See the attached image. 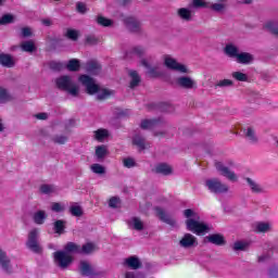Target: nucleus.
<instances>
[{"instance_id":"obj_53","label":"nucleus","mask_w":278,"mask_h":278,"mask_svg":"<svg viewBox=\"0 0 278 278\" xmlns=\"http://www.w3.org/2000/svg\"><path fill=\"white\" fill-rule=\"evenodd\" d=\"M50 68H52V71H62V68H64V64L58 61H53L50 63Z\"/></svg>"},{"instance_id":"obj_50","label":"nucleus","mask_w":278,"mask_h":278,"mask_svg":"<svg viewBox=\"0 0 278 278\" xmlns=\"http://www.w3.org/2000/svg\"><path fill=\"white\" fill-rule=\"evenodd\" d=\"M147 53V50L143 47L137 46L132 48V54L137 55L138 58H142Z\"/></svg>"},{"instance_id":"obj_24","label":"nucleus","mask_w":278,"mask_h":278,"mask_svg":"<svg viewBox=\"0 0 278 278\" xmlns=\"http://www.w3.org/2000/svg\"><path fill=\"white\" fill-rule=\"evenodd\" d=\"M243 134L251 144H255L257 142V135L255 134V129H253V127L244 128Z\"/></svg>"},{"instance_id":"obj_40","label":"nucleus","mask_w":278,"mask_h":278,"mask_svg":"<svg viewBox=\"0 0 278 278\" xmlns=\"http://www.w3.org/2000/svg\"><path fill=\"white\" fill-rule=\"evenodd\" d=\"M79 60L77 59H72L68 61L67 65H66V68L68 71H72V72H76V71H79Z\"/></svg>"},{"instance_id":"obj_9","label":"nucleus","mask_w":278,"mask_h":278,"mask_svg":"<svg viewBox=\"0 0 278 278\" xmlns=\"http://www.w3.org/2000/svg\"><path fill=\"white\" fill-rule=\"evenodd\" d=\"M216 170L222 175V177H226L229 181H238V175L231 172L229 167L225 166V164L220 162L215 163Z\"/></svg>"},{"instance_id":"obj_58","label":"nucleus","mask_w":278,"mask_h":278,"mask_svg":"<svg viewBox=\"0 0 278 278\" xmlns=\"http://www.w3.org/2000/svg\"><path fill=\"white\" fill-rule=\"evenodd\" d=\"M22 36L24 38H29V36H31V28L29 27L22 28Z\"/></svg>"},{"instance_id":"obj_48","label":"nucleus","mask_w":278,"mask_h":278,"mask_svg":"<svg viewBox=\"0 0 278 278\" xmlns=\"http://www.w3.org/2000/svg\"><path fill=\"white\" fill-rule=\"evenodd\" d=\"M53 142H55V144H66L68 137L64 136V135H56L53 137Z\"/></svg>"},{"instance_id":"obj_44","label":"nucleus","mask_w":278,"mask_h":278,"mask_svg":"<svg viewBox=\"0 0 278 278\" xmlns=\"http://www.w3.org/2000/svg\"><path fill=\"white\" fill-rule=\"evenodd\" d=\"M231 75L237 81H249V76L242 72H233Z\"/></svg>"},{"instance_id":"obj_4","label":"nucleus","mask_w":278,"mask_h":278,"mask_svg":"<svg viewBox=\"0 0 278 278\" xmlns=\"http://www.w3.org/2000/svg\"><path fill=\"white\" fill-rule=\"evenodd\" d=\"M54 264L62 270H66L68 266L73 264L72 254L65 252L64 250H60L53 253Z\"/></svg>"},{"instance_id":"obj_60","label":"nucleus","mask_w":278,"mask_h":278,"mask_svg":"<svg viewBox=\"0 0 278 278\" xmlns=\"http://www.w3.org/2000/svg\"><path fill=\"white\" fill-rule=\"evenodd\" d=\"M87 42L89 45H97V38L94 36H88L87 37Z\"/></svg>"},{"instance_id":"obj_55","label":"nucleus","mask_w":278,"mask_h":278,"mask_svg":"<svg viewBox=\"0 0 278 278\" xmlns=\"http://www.w3.org/2000/svg\"><path fill=\"white\" fill-rule=\"evenodd\" d=\"M109 205L110 207H118V205H121V199L116 197L111 198L109 201Z\"/></svg>"},{"instance_id":"obj_27","label":"nucleus","mask_w":278,"mask_h":278,"mask_svg":"<svg viewBox=\"0 0 278 278\" xmlns=\"http://www.w3.org/2000/svg\"><path fill=\"white\" fill-rule=\"evenodd\" d=\"M141 129H155L160 127V121L157 119H143L140 125Z\"/></svg>"},{"instance_id":"obj_62","label":"nucleus","mask_w":278,"mask_h":278,"mask_svg":"<svg viewBox=\"0 0 278 278\" xmlns=\"http://www.w3.org/2000/svg\"><path fill=\"white\" fill-rule=\"evenodd\" d=\"M266 260H268L267 255H261L258 256V262H266Z\"/></svg>"},{"instance_id":"obj_33","label":"nucleus","mask_w":278,"mask_h":278,"mask_svg":"<svg viewBox=\"0 0 278 278\" xmlns=\"http://www.w3.org/2000/svg\"><path fill=\"white\" fill-rule=\"evenodd\" d=\"M21 49H22V51H25L26 53H34V51H36V45L31 40L23 41L21 43Z\"/></svg>"},{"instance_id":"obj_39","label":"nucleus","mask_w":278,"mask_h":278,"mask_svg":"<svg viewBox=\"0 0 278 278\" xmlns=\"http://www.w3.org/2000/svg\"><path fill=\"white\" fill-rule=\"evenodd\" d=\"M90 169L96 174V175H105V167L99 163H94L90 166Z\"/></svg>"},{"instance_id":"obj_14","label":"nucleus","mask_w":278,"mask_h":278,"mask_svg":"<svg viewBox=\"0 0 278 278\" xmlns=\"http://www.w3.org/2000/svg\"><path fill=\"white\" fill-rule=\"evenodd\" d=\"M157 175H173V167L166 163H159L152 169Z\"/></svg>"},{"instance_id":"obj_35","label":"nucleus","mask_w":278,"mask_h":278,"mask_svg":"<svg viewBox=\"0 0 278 278\" xmlns=\"http://www.w3.org/2000/svg\"><path fill=\"white\" fill-rule=\"evenodd\" d=\"M129 77L131 78L130 88H136L140 84V75L136 71H130Z\"/></svg>"},{"instance_id":"obj_37","label":"nucleus","mask_w":278,"mask_h":278,"mask_svg":"<svg viewBox=\"0 0 278 278\" xmlns=\"http://www.w3.org/2000/svg\"><path fill=\"white\" fill-rule=\"evenodd\" d=\"M40 192L42 194H53V193L58 192V187H55L53 185H42L40 187Z\"/></svg>"},{"instance_id":"obj_22","label":"nucleus","mask_w":278,"mask_h":278,"mask_svg":"<svg viewBox=\"0 0 278 278\" xmlns=\"http://www.w3.org/2000/svg\"><path fill=\"white\" fill-rule=\"evenodd\" d=\"M0 265L5 273H12V266L10 265V258L3 250L0 249Z\"/></svg>"},{"instance_id":"obj_11","label":"nucleus","mask_w":278,"mask_h":278,"mask_svg":"<svg viewBox=\"0 0 278 278\" xmlns=\"http://www.w3.org/2000/svg\"><path fill=\"white\" fill-rule=\"evenodd\" d=\"M253 229L255 233H268L273 231V224L270 222H256Z\"/></svg>"},{"instance_id":"obj_52","label":"nucleus","mask_w":278,"mask_h":278,"mask_svg":"<svg viewBox=\"0 0 278 278\" xmlns=\"http://www.w3.org/2000/svg\"><path fill=\"white\" fill-rule=\"evenodd\" d=\"M193 8H210V3L205 2V0H193Z\"/></svg>"},{"instance_id":"obj_38","label":"nucleus","mask_w":278,"mask_h":278,"mask_svg":"<svg viewBox=\"0 0 278 278\" xmlns=\"http://www.w3.org/2000/svg\"><path fill=\"white\" fill-rule=\"evenodd\" d=\"M64 229H66L65 220L59 219V220L54 222L55 233H59L61 236V233H64Z\"/></svg>"},{"instance_id":"obj_31","label":"nucleus","mask_w":278,"mask_h":278,"mask_svg":"<svg viewBox=\"0 0 278 278\" xmlns=\"http://www.w3.org/2000/svg\"><path fill=\"white\" fill-rule=\"evenodd\" d=\"M93 134H94V139L98 140V142H103L104 139L110 136V132L108 131V129H104V128H100L93 131Z\"/></svg>"},{"instance_id":"obj_49","label":"nucleus","mask_w":278,"mask_h":278,"mask_svg":"<svg viewBox=\"0 0 278 278\" xmlns=\"http://www.w3.org/2000/svg\"><path fill=\"white\" fill-rule=\"evenodd\" d=\"M97 23L98 25H102V27H110L112 25V21L103 16H98Z\"/></svg>"},{"instance_id":"obj_21","label":"nucleus","mask_w":278,"mask_h":278,"mask_svg":"<svg viewBox=\"0 0 278 278\" xmlns=\"http://www.w3.org/2000/svg\"><path fill=\"white\" fill-rule=\"evenodd\" d=\"M205 240L211 242V244H216L217 247H223V244H225V237L220 233L210 235L205 237Z\"/></svg>"},{"instance_id":"obj_61","label":"nucleus","mask_w":278,"mask_h":278,"mask_svg":"<svg viewBox=\"0 0 278 278\" xmlns=\"http://www.w3.org/2000/svg\"><path fill=\"white\" fill-rule=\"evenodd\" d=\"M124 278H136V274L134 271H127Z\"/></svg>"},{"instance_id":"obj_56","label":"nucleus","mask_w":278,"mask_h":278,"mask_svg":"<svg viewBox=\"0 0 278 278\" xmlns=\"http://www.w3.org/2000/svg\"><path fill=\"white\" fill-rule=\"evenodd\" d=\"M76 8H77V11L80 13V14H86V12L88 11V8H86V3L84 2H78L76 4Z\"/></svg>"},{"instance_id":"obj_23","label":"nucleus","mask_w":278,"mask_h":278,"mask_svg":"<svg viewBox=\"0 0 278 278\" xmlns=\"http://www.w3.org/2000/svg\"><path fill=\"white\" fill-rule=\"evenodd\" d=\"M236 62H238V64H251V62H253V54L249 52H239Z\"/></svg>"},{"instance_id":"obj_36","label":"nucleus","mask_w":278,"mask_h":278,"mask_svg":"<svg viewBox=\"0 0 278 278\" xmlns=\"http://www.w3.org/2000/svg\"><path fill=\"white\" fill-rule=\"evenodd\" d=\"M248 181V185L250 186L252 192H255L256 194H260V192H264V189H262V186L255 182V180L251 178L245 179Z\"/></svg>"},{"instance_id":"obj_18","label":"nucleus","mask_w":278,"mask_h":278,"mask_svg":"<svg viewBox=\"0 0 278 278\" xmlns=\"http://www.w3.org/2000/svg\"><path fill=\"white\" fill-rule=\"evenodd\" d=\"M177 15L181 21H186L187 23L192 21L194 13H192V10L188 8H180L177 10Z\"/></svg>"},{"instance_id":"obj_28","label":"nucleus","mask_w":278,"mask_h":278,"mask_svg":"<svg viewBox=\"0 0 278 278\" xmlns=\"http://www.w3.org/2000/svg\"><path fill=\"white\" fill-rule=\"evenodd\" d=\"M86 71L87 73H90L91 75H97L99 71H101V66L96 61H89L86 64Z\"/></svg>"},{"instance_id":"obj_45","label":"nucleus","mask_w":278,"mask_h":278,"mask_svg":"<svg viewBox=\"0 0 278 278\" xmlns=\"http://www.w3.org/2000/svg\"><path fill=\"white\" fill-rule=\"evenodd\" d=\"M217 88H231L233 86V80L231 79H222L215 85Z\"/></svg>"},{"instance_id":"obj_12","label":"nucleus","mask_w":278,"mask_h":278,"mask_svg":"<svg viewBox=\"0 0 278 278\" xmlns=\"http://www.w3.org/2000/svg\"><path fill=\"white\" fill-rule=\"evenodd\" d=\"M141 65L144 66L147 73L150 77H159L160 73H157V68L153 67V60L152 59H143L141 60Z\"/></svg>"},{"instance_id":"obj_42","label":"nucleus","mask_w":278,"mask_h":278,"mask_svg":"<svg viewBox=\"0 0 278 278\" xmlns=\"http://www.w3.org/2000/svg\"><path fill=\"white\" fill-rule=\"evenodd\" d=\"M70 212L72 216H76V217L84 216V211L81 210V206L77 204L72 205L70 207Z\"/></svg>"},{"instance_id":"obj_7","label":"nucleus","mask_w":278,"mask_h":278,"mask_svg":"<svg viewBox=\"0 0 278 278\" xmlns=\"http://www.w3.org/2000/svg\"><path fill=\"white\" fill-rule=\"evenodd\" d=\"M164 64L170 71H176L177 73H190V71H188V67L186 65L177 62V60H175L170 55L164 56Z\"/></svg>"},{"instance_id":"obj_20","label":"nucleus","mask_w":278,"mask_h":278,"mask_svg":"<svg viewBox=\"0 0 278 278\" xmlns=\"http://www.w3.org/2000/svg\"><path fill=\"white\" fill-rule=\"evenodd\" d=\"M79 270L85 277H92V275H94V269L87 261L80 262Z\"/></svg>"},{"instance_id":"obj_1","label":"nucleus","mask_w":278,"mask_h":278,"mask_svg":"<svg viewBox=\"0 0 278 278\" xmlns=\"http://www.w3.org/2000/svg\"><path fill=\"white\" fill-rule=\"evenodd\" d=\"M184 216L187 218L186 225L188 231L195 233V236H205L210 231V225L201 222L199 213L194 212L192 208H187L184 211Z\"/></svg>"},{"instance_id":"obj_30","label":"nucleus","mask_w":278,"mask_h":278,"mask_svg":"<svg viewBox=\"0 0 278 278\" xmlns=\"http://www.w3.org/2000/svg\"><path fill=\"white\" fill-rule=\"evenodd\" d=\"M125 264H127V266L132 270H138V268H140V260H138V257L136 256H130L126 258Z\"/></svg>"},{"instance_id":"obj_34","label":"nucleus","mask_w":278,"mask_h":278,"mask_svg":"<svg viewBox=\"0 0 278 278\" xmlns=\"http://www.w3.org/2000/svg\"><path fill=\"white\" fill-rule=\"evenodd\" d=\"M97 251V245L94 243H86L80 248V253L84 255H90V253H94Z\"/></svg>"},{"instance_id":"obj_8","label":"nucleus","mask_w":278,"mask_h":278,"mask_svg":"<svg viewBox=\"0 0 278 278\" xmlns=\"http://www.w3.org/2000/svg\"><path fill=\"white\" fill-rule=\"evenodd\" d=\"M175 84L184 90H194L197 88V80L190 76H179L175 79Z\"/></svg>"},{"instance_id":"obj_43","label":"nucleus","mask_w":278,"mask_h":278,"mask_svg":"<svg viewBox=\"0 0 278 278\" xmlns=\"http://www.w3.org/2000/svg\"><path fill=\"white\" fill-rule=\"evenodd\" d=\"M64 210H66V205L62 202H54L51 204L52 212H56L58 214H60V212H64Z\"/></svg>"},{"instance_id":"obj_16","label":"nucleus","mask_w":278,"mask_h":278,"mask_svg":"<svg viewBox=\"0 0 278 278\" xmlns=\"http://www.w3.org/2000/svg\"><path fill=\"white\" fill-rule=\"evenodd\" d=\"M155 212L159 218L163 220V223L170 225V227H175V225H177V222L175 220V218L169 217L168 214H166V212H164V210H162L161 207H156Z\"/></svg>"},{"instance_id":"obj_2","label":"nucleus","mask_w":278,"mask_h":278,"mask_svg":"<svg viewBox=\"0 0 278 278\" xmlns=\"http://www.w3.org/2000/svg\"><path fill=\"white\" fill-rule=\"evenodd\" d=\"M79 81L83 84V86H85L88 94H97V98L100 101H103V99H108L114 94L111 90L101 89L99 85L94 83V79L88 75H81L79 77Z\"/></svg>"},{"instance_id":"obj_64","label":"nucleus","mask_w":278,"mask_h":278,"mask_svg":"<svg viewBox=\"0 0 278 278\" xmlns=\"http://www.w3.org/2000/svg\"><path fill=\"white\" fill-rule=\"evenodd\" d=\"M154 136L156 137L164 136V132H154Z\"/></svg>"},{"instance_id":"obj_41","label":"nucleus","mask_w":278,"mask_h":278,"mask_svg":"<svg viewBox=\"0 0 278 278\" xmlns=\"http://www.w3.org/2000/svg\"><path fill=\"white\" fill-rule=\"evenodd\" d=\"M249 249V242L247 241H237L233 244V251H247Z\"/></svg>"},{"instance_id":"obj_29","label":"nucleus","mask_w":278,"mask_h":278,"mask_svg":"<svg viewBox=\"0 0 278 278\" xmlns=\"http://www.w3.org/2000/svg\"><path fill=\"white\" fill-rule=\"evenodd\" d=\"M65 253L73 255V253H81V247L77 245L76 243L68 242L63 250Z\"/></svg>"},{"instance_id":"obj_32","label":"nucleus","mask_w":278,"mask_h":278,"mask_svg":"<svg viewBox=\"0 0 278 278\" xmlns=\"http://www.w3.org/2000/svg\"><path fill=\"white\" fill-rule=\"evenodd\" d=\"M0 64L8 68H12V66H14V60H12V56L9 54H0Z\"/></svg>"},{"instance_id":"obj_46","label":"nucleus","mask_w":278,"mask_h":278,"mask_svg":"<svg viewBox=\"0 0 278 278\" xmlns=\"http://www.w3.org/2000/svg\"><path fill=\"white\" fill-rule=\"evenodd\" d=\"M106 154H108V148H105V146H100L96 148V155L98 160H102V157Z\"/></svg>"},{"instance_id":"obj_10","label":"nucleus","mask_w":278,"mask_h":278,"mask_svg":"<svg viewBox=\"0 0 278 278\" xmlns=\"http://www.w3.org/2000/svg\"><path fill=\"white\" fill-rule=\"evenodd\" d=\"M179 245L182 249H192L194 247H199V240L192 233H185L179 241Z\"/></svg>"},{"instance_id":"obj_17","label":"nucleus","mask_w":278,"mask_h":278,"mask_svg":"<svg viewBox=\"0 0 278 278\" xmlns=\"http://www.w3.org/2000/svg\"><path fill=\"white\" fill-rule=\"evenodd\" d=\"M124 23L130 31H140V22L136 17H125Z\"/></svg>"},{"instance_id":"obj_15","label":"nucleus","mask_w":278,"mask_h":278,"mask_svg":"<svg viewBox=\"0 0 278 278\" xmlns=\"http://www.w3.org/2000/svg\"><path fill=\"white\" fill-rule=\"evenodd\" d=\"M132 144L138 148L140 151H144V149H149V142L147 139L142 137V135L137 134L132 137Z\"/></svg>"},{"instance_id":"obj_26","label":"nucleus","mask_w":278,"mask_h":278,"mask_svg":"<svg viewBox=\"0 0 278 278\" xmlns=\"http://www.w3.org/2000/svg\"><path fill=\"white\" fill-rule=\"evenodd\" d=\"M210 10L213 12H216L217 14H225V11L227 10V4L223 2H214L210 3L208 5Z\"/></svg>"},{"instance_id":"obj_63","label":"nucleus","mask_w":278,"mask_h":278,"mask_svg":"<svg viewBox=\"0 0 278 278\" xmlns=\"http://www.w3.org/2000/svg\"><path fill=\"white\" fill-rule=\"evenodd\" d=\"M42 23L46 27H49L51 25V20H43Z\"/></svg>"},{"instance_id":"obj_13","label":"nucleus","mask_w":278,"mask_h":278,"mask_svg":"<svg viewBox=\"0 0 278 278\" xmlns=\"http://www.w3.org/2000/svg\"><path fill=\"white\" fill-rule=\"evenodd\" d=\"M224 53L228 58L237 60L238 55L240 54V49L235 43H227L224 48Z\"/></svg>"},{"instance_id":"obj_5","label":"nucleus","mask_w":278,"mask_h":278,"mask_svg":"<svg viewBox=\"0 0 278 278\" xmlns=\"http://www.w3.org/2000/svg\"><path fill=\"white\" fill-rule=\"evenodd\" d=\"M206 188L210 192H214L215 194H223L225 192H229V186L223 184L218 178H211L205 181Z\"/></svg>"},{"instance_id":"obj_6","label":"nucleus","mask_w":278,"mask_h":278,"mask_svg":"<svg viewBox=\"0 0 278 278\" xmlns=\"http://www.w3.org/2000/svg\"><path fill=\"white\" fill-rule=\"evenodd\" d=\"M38 236H40V230L38 228L31 229L28 233L26 247H28L33 253H42V248L38 243Z\"/></svg>"},{"instance_id":"obj_3","label":"nucleus","mask_w":278,"mask_h":278,"mask_svg":"<svg viewBox=\"0 0 278 278\" xmlns=\"http://www.w3.org/2000/svg\"><path fill=\"white\" fill-rule=\"evenodd\" d=\"M55 85L59 90H64L72 97H77L79 94V85L73 81L71 76H61L55 79Z\"/></svg>"},{"instance_id":"obj_59","label":"nucleus","mask_w":278,"mask_h":278,"mask_svg":"<svg viewBox=\"0 0 278 278\" xmlns=\"http://www.w3.org/2000/svg\"><path fill=\"white\" fill-rule=\"evenodd\" d=\"M36 118H38L39 121H47L49 118V115L47 113H39L37 115H35Z\"/></svg>"},{"instance_id":"obj_54","label":"nucleus","mask_w":278,"mask_h":278,"mask_svg":"<svg viewBox=\"0 0 278 278\" xmlns=\"http://www.w3.org/2000/svg\"><path fill=\"white\" fill-rule=\"evenodd\" d=\"M124 166L126 168H134V166H136V161L131 157H128V159H124Z\"/></svg>"},{"instance_id":"obj_19","label":"nucleus","mask_w":278,"mask_h":278,"mask_svg":"<svg viewBox=\"0 0 278 278\" xmlns=\"http://www.w3.org/2000/svg\"><path fill=\"white\" fill-rule=\"evenodd\" d=\"M127 223L129 229H136V231H142L144 229V222L139 217H131Z\"/></svg>"},{"instance_id":"obj_47","label":"nucleus","mask_w":278,"mask_h":278,"mask_svg":"<svg viewBox=\"0 0 278 278\" xmlns=\"http://www.w3.org/2000/svg\"><path fill=\"white\" fill-rule=\"evenodd\" d=\"M14 23V16L11 14H5L0 17V25H8Z\"/></svg>"},{"instance_id":"obj_25","label":"nucleus","mask_w":278,"mask_h":278,"mask_svg":"<svg viewBox=\"0 0 278 278\" xmlns=\"http://www.w3.org/2000/svg\"><path fill=\"white\" fill-rule=\"evenodd\" d=\"M33 220L36 225H45V220H47V212L37 211L33 215Z\"/></svg>"},{"instance_id":"obj_57","label":"nucleus","mask_w":278,"mask_h":278,"mask_svg":"<svg viewBox=\"0 0 278 278\" xmlns=\"http://www.w3.org/2000/svg\"><path fill=\"white\" fill-rule=\"evenodd\" d=\"M8 99V91L0 87V102L3 103Z\"/></svg>"},{"instance_id":"obj_51","label":"nucleus","mask_w":278,"mask_h":278,"mask_svg":"<svg viewBox=\"0 0 278 278\" xmlns=\"http://www.w3.org/2000/svg\"><path fill=\"white\" fill-rule=\"evenodd\" d=\"M66 37L70 38V40H77V38H79V31L75 29H67Z\"/></svg>"}]
</instances>
